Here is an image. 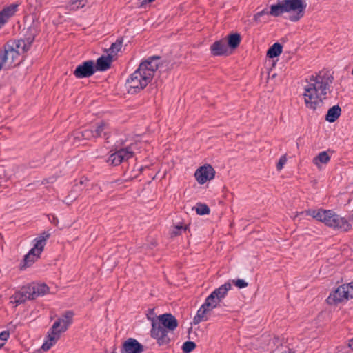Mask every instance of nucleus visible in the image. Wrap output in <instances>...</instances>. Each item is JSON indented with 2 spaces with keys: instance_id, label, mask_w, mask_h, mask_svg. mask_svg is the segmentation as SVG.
<instances>
[{
  "instance_id": "36",
  "label": "nucleus",
  "mask_w": 353,
  "mask_h": 353,
  "mask_svg": "<svg viewBox=\"0 0 353 353\" xmlns=\"http://www.w3.org/2000/svg\"><path fill=\"white\" fill-rule=\"evenodd\" d=\"M8 51L3 48V50H0V71L3 68L6 63L9 60L8 55Z\"/></svg>"
},
{
  "instance_id": "19",
  "label": "nucleus",
  "mask_w": 353,
  "mask_h": 353,
  "mask_svg": "<svg viewBox=\"0 0 353 353\" xmlns=\"http://www.w3.org/2000/svg\"><path fill=\"white\" fill-rule=\"evenodd\" d=\"M210 50L214 57L223 56L227 54L228 46L223 40H219L210 46Z\"/></svg>"
},
{
  "instance_id": "34",
  "label": "nucleus",
  "mask_w": 353,
  "mask_h": 353,
  "mask_svg": "<svg viewBox=\"0 0 353 353\" xmlns=\"http://www.w3.org/2000/svg\"><path fill=\"white\" fill-rule=\"evenodd\" d=\"M193 209L199 215H207L210 212V208L205 203H199Z\"/></svg>"
},
{
  "instance_id": "40",
  "label": "nucleus",
  "mask_w": 353,
  "mask_h": 353,
  "mask_svg": "<svg viewBox=\"0 0 353 353\" xmlns=\"http://www.w3.org/2000/svg\"><path fill=\"white\" fill-rule=\"evenodd\" d=\"M234 284L239 288H244L248 286V283L245 282L243 279H236L233 281Z\"/></svg>"
},
{
  "instance_id": "16",
  "label": "nucleus",
  "mask_w": 353,
  "mask_h": 353,
  "mask_svg": "<svg viewBox=\"0 0 353 353\" xmlns=\"http://www.w3.org/2000/svg\"><path fill=\"white\" fill-rule=\"evenodd\" d=\"M19 5L17 3L10 4L0 11V28H1L8 20L13 17L17 11Z\"/></svg>"
},
{
  "instance_id": "49",
  "label": "nucleus",
  "mask_w": 353,
  "mask_h": 353,
  "mask_svg": "<svg viewBox=\"0 0 353 353\" xmlns=\"http://www.w3.org/2000/svg\"><path fill=\"white\" fill-rule=\"evenodd\" d=\"M348 345L353 350V338L350 340Z\"/></svg>"
},
{
  "instance_id": "6",
  "label": "nucleus",
  "mask_w": 353,
  "mask_h": 353,
  "mask_svg": "<svg viewBox=\"0 0 353 353\" xmlns=\"http://www.w3.org/2000/svg\"><path fill=\"white\" fill-rule=\"evenodd\" d=\"M74 315V314L72 310L65 312L61 317L59 318L50 329L52 334L60 336V334L65 332L72 323Z\"/></svg>"
},
{
  "instance_id": "35",
  "label": "nucleus",
  "mask_w": 353,
  "mask_h": 353,
  "mask_svg": "<svg viewBox=\"0 0 353 353\" xmlns=\"http://www.w3.org/2000/svg\"><path fill=\"white\" fill-rule=\"evenodd\" d=\"M123 43L122 39H117L114 43H112L109 50L110 51V54H117V53L121 50V46Z\"/></svg>"
},
{
  "instance_id": "22",
  "label": "nucleus",
  "mask_w": 353,
  "mask_h": 353,
  "mask_svg": "<svg viewBox=\"0 0 353 353\" xmlns=\"http://www.w3.org/2000/svg\"><path fill=\"white\" fill-rule=\"evenodd\" d=\"M231 288L232 285L229 282H227L221 285L218 288H216L211 293L213 294L216 297V299H219L222 301V300L226 296L228 291L231 290Z\"/></svg>"
},
{
  "instance_id": "27",
  "label": "nucleus",
  "mask_w": 353,
  "mask_h": 353,
  "mask_svg": "<svg viewBox=\"0 0 353 353\" xmlns=\"http://www.w3.org/2000/svg\"><path fill=\"white\" fill-rule=\"evenodd\" d=\"M48 340L45 341L41 347V350L43 352L49 350L59 339V336L53 335L50 331L48 332Z\"/></svg>"
},
{
  "instance_id": "3",
  "label": "nucleus",
  "mask_w": 353,
  "mask_h": 353,
  "mask_svg": "<svg viewBox=\"0 0 353 353\" xmlns=\"http://www.w3.org/2000/svg\"><path fill=\"white\" fill-rule=\"evenodd\" d=\"M176 328V319L170 313L159 315L152 320L151 336L159 345H168L170 341L169 334Z\"/></svg>"
},
{
  "instance_id": "20",
  "label": "nucleus",
  "mask_w": 353,
  "mask_h": 353,
  "mask_svg": "<svg viewBox=\"0 0 353 353\" xmlns=\"http://www.w3.org/2000/svg\"><path fill=\"white\" fill-rule=\"evenodd\" d=\"M73 136L74 139L79 141L82 139L90 140L92 139H96L94 134V129L89 128L77 130L74 132Z\"/></svg>"
},
{
  "instance_id": "52",
  "label": "nucleus",
  "mask_w": 353,
  "mask_h": 353,
  "mask_svg": "<svg viewBox=\"0 0 353 353\" xmlns=\"http://www.w3.org/2000/svg\"><path fill=\"white\" fill-rule=\"evenodd\" d=\"M350 221H353V214L350 216Z\"/></svg>"
},
{
  "instance_id": "30",
  "label": "nucleus",
  "mask_w": 353,
  "mask_h": 353,
  "mask_svg": "<svg viewBox=\"0 0 353 353\" xmlns=\"http://www.w3.org/2000/svg\"><path fill=\"white\" fill-rule=\"evenodd\" d=\"M221 302V300L216 299V297L213 294L211 293L209 296L206 297L204 303L206 307H210L211 309L213 310L217 307Z\"/></svg>"
},
{
  "instance_id": "12",
  "label": "nucleus",
  "mask_w": 353,
  "mask_h": 353,
  "mask_svg": "<svg viewBox=\"0 0 353 353\" xmlns=\"http://www.w3.org/2000/svg\"><path fill=\"white\" fill-rule=\"evenodd\" d=\"M144 346L134 338H128L121 347V353H142Z\"/></svg>"
},
{
  "instance_id": "28",
  "label": "nucleus",
  "mask_w": 353,
  "mask_h": 353,
  "mask_svg": "<svg viewBox=\"0 0 353 353\" xmlns=\"http://www.w3.org/2000/svg\"><path fill=\"white\" fill-rule=\"evenodd\" d=\"M241 41V38L239 34L234 33L229 34L228 36V46L232 49H235L239 46Z\"/></svg>"
},
{
  "instance_id": "8",
  "label": "nucleus",
  "mask_w": 353,
  "mask_h": 353,
  "mask_svg": "<svg viewBox=\"0 0 353 353\" xmlns=\"http://www.w3.org/2000/svg\"><path fill=\"white\" fill-rule=\"evenodd\" d=\"M305 214L311 216L316 220L323 223L326 226L330 228L333 218H331L334 215V211L332 210H324L322 208L316 210H306Z\"/></svg>"
},
{
  "instance_id": "13",
  "label": "nucleus",
  "mask_w": 353,
  "mask_h": 353,
  "mask_svg": "<svg viewBox=\"0 0 353 353\" xmlns=\"http://www.w3.org/2000/svg\"><path fill=\"white\" fill-rule=\"evenodd\" d=\"M345 285L338 287L327 298V302L330 304L338 303L344 301H347L350 297L348 290L346 291Z\"/></svg>"
},
{
  "instance_id": "23",
  "label": "nucleus",
  "mask_w": 353,
  "mask_h": 353,
  "mask_svg": "<svg viewBox=\"0 0 353 353\" xmlns=\"http://www.w3.org/2000/svg\"><path fill=\"white\" fill-rule=\"evenodd\" d=\"M341 108L338 105H334L330 108L327 114L325 115V120L330 123H334L341 116Z\"/></svg>"
},
{
  "instance_id": "25",
  "label": "nucleus",
  "mask_w": 353,
  "mask_h": 353,
  "mask_svg": "<svg viewBox=\"0 0 353 353\" xmlns=\"http://www.w3.org/2000/svg\"><path fill=\"white\" fill-rule=\"evenodd\" d=\"M331 157L328 154V151H323L319 153L317 156L313 158V163L319 168L321 164H327L330 161Z\"/></svg>"
},
{
  "instance_id": "31",
  "label": "nucleus",
  "mask_w": 353,
  "mask_h": 353,
  "mask_svg": "<svg viewBox=\"0 0 353 353\" xmlns=\"http://www.w3.org/2000/svg\"><path fill=\"white\" fill-rule=\"evenodd\" d=\"M8 43H10V46H13V48L18 51L20 53H24L26 52L27 47H26V43H24L23 39H19L12 41H8Z\"/></svg>"
},
{
  "instance_id": "53",
  "label": "nucleus",
  "mask_w": 353,
  "mask_h": 353,
  "mask_svg": "<svg viewBox=\"0 0 353 353\" xmlns=\"http://www.w3.org/2000/svg\"><path fill=\"white\" fill-rule=\"evenodd\" d=\"M151 245H152V246H155V245H156V243H152L151 244Z\"/></svg>"
},
{
  "instance_id": "29",
  "label": "nucleus",
  "mask_w": 353,
  "mask_h": 353,
  "mask_svg": "<svg viewBox=\"0 0 353 353\" xmlns=\"http://www.w3.org/2000/svg\"><path fill=\"white\" fill-rule=\"evenodd\" d=\"M283 46L279 43H274L268 50L267 56L270 58H274L279 56L282 52Z\"/></svg>"
},
{
  "instance_id": "48",
  "label": "nucleus",
  "mask_w": 353,
  "mask_h": 353,
  "mask_svg": "<svg viewBox=\"0 0 353 353\" xmlns=\"http://www.w3.org/2000/svg\"><path fill=\"white\" fill-rule=\"evenodd\" d=\"M177 229H178V234H179V233L181 232L182 230L185 231L187 229V226L183 227V226H179L178 225Z\"/></svg>"
},
{
  "instance_id": "38",
  "label": "nucleus",
  "mask_w": 353,
  "mask_h": 353,
  "mask_svg": "<svg viewBox=\"0 0 353 353\" xmlns=\"http://www.w3.org/2000/svg\"><path fill=\"white\" fill-rule=\"evenodd\" d=\"M10 336L9 332L3 331L0 333V348L2 347Z\"/></svg>"
},
{
  "instance_id": "21",
  "label": "nucleus",
  "mask_w": 353,
  "mask_h": 353,
  "mask_svg": "<svg viewBox=\"0 0 353 353\" xmlns=\"http://www.w3.org/2000/svg\"><path fill=\"white\" fill-rule=\"evenodd\" d=\"M29 285L30 288H31V291L32 290V289L33 291H34V292L32 293L33 299H35L38 296H43L48 293L49 288L45 283H32Z\"/></svg>"
},
{
  "instance_id": "32",
  "label": "nucleus",
  "mask_w": 353,
  "mask_h": 353,
  "mask_svg": "<svg viewBox=\"0 0 353 353\" xmlns=\"http://www.w3.org/2000/svg\"><path fill=\"white\" fill-rule=\"evenodd\" d=\"M3 48L6 50H8V55L9 57V59H11L10 64L13 63L14 60L19 57V56L21 53L19 52L18 51L15 50L13 48V46H10V43H6L3 46Z\"/></svg>"
},
{
  "instance_id": "39",
  "label": "nucleus",
  "mask_w": 353,
  "mask_h": 353,
  "mask_svg": "<svg viewBox=\"0 0 353 353\" xmlns=\"http://www.w3.org/2000/svg\"><path fill=\"white\" fill-rule=\"evenodd\" d=\"M287 162V158L285 155H283L280 157L279 162L276 164V169L280 171L283 169L284 165Z\"/></svg>"
},
{
  "instance_id": "33",
  "label": "nucleus",
  "mask_w": 353,
  "mask_h": 353,
  "mask_svg": "<svg viewBox=\"0 0 353 353\" xmlns=\"http://www.w3.org/2000/svg\"><path fill=\"white\" fill-rule=\"evenodd\" d=\"M87 3V0H70L67 8L70 10H76L83 8Z\"/></svg>"
},
{
  "instance_id": "5",
  "label": "nucleus",
  "mask_w": 353,
  "mask_h": 353,
  "mask_svg": "<svg viewBox=\"0 0 353 353\" xmlns=\"http://www.w3.org/2000/svg\"><path fill=\"white\" fill-rule=\"evenodd\" d=\"M286 13H289V20L292 22L299 21L305 14L307 3L303 0H283Z\"/></svg>"
},
{
  "instance_id": "18",
  "label": "nucleus",
  "mask_w": 353,
  "mask_h": 353,
  "mask_svg": "<svg viewBox=\"0 0 353 353\" xmlns=\"http://www.w3.org/2000/svg\"><path fill=\"white\" fill-rule=\"evenodd\" d=\"M212 309L206 307L205 303L197 310L196 316L194 317V324H198L202 321H207L210 319Z\"/></svg>"
},
{
  "instance_id": "1",
  "label": "nucleus",
  "mask_w": 353,
  "mask_h": 353,
  "mask_svg": "<svg viewBox=\"0 0 353 353\" xmlns=\"http://www.w3.org/2000/svg\"><path fill=\"white\" fill-rule=\"evenodd\" d=\"M333 80L334 78L329 72L323 71L310 77L303 94L307 108L314 112L323 105L327 94L331 92Z\"/></svg>"
},
{
  "instance_id": "7",
  "label": "nucleus",
  "mask_w": 353,
  "mask_h": 353,
  "mask_svg": "<svg viewBox=\"0 0 353 353\" xmlns=\"http://www.w3.org/2000/svg\"><path fill=\"white\" fill-rule=\"evenodd\" d=\"M134 156V152L131 147L121 148L108 157L107 162L113 166H117L121 163L128 161Z\"/></svg>"
},
{
  "instance_id": "41",
  "label": "nucleus",
  "mask_w": 353,
  "mask_h": 353,
  "mask_svg": "<svg viewBox=\"0 0 353 353\" xmlns=\"http://www.w3.org/2000/svg\"><path fill=\"white\" fill-rule=\"evenodd\" d=\"M265 14H270V11H268L267 9H263L261 11L258 12L254 15V19L255 21H258L260 19V17Z\"/></svg>"
},
{
  "instance_id": "47",
  "label": "nucleus",
  "mask_w": 353,
  "mask_h": 353,
  "mask_svg": "<svg viewBox=\"0 0 353 353\" xmlns=\"http://www.w3.org/2000/svg\"><path fill=\"white\" fill-rule=\"evenodd\" d=\"M174 236H176V225L173 226V230L171 233V237L173 238Z\"/></svg>"
},
{
  "instance_id": "45",
  "label": "nucleus",
  "mask_w": 353,
  "mask_h": 353,
  "mask_svg": "<svg viewBox=\"0 0 353 353\" xmlns=\"http://www.w3.org/2000/svg\"><path fill=\"white\" fill-rule=\"evenodd\" d=\"M23 41H24V43H26V47H27V50H29L33 41H34V38L33 37H28L26 39H23Z\"/></svg>"
},
{
  "instance_id": "24",
  "label": "nucleus",
  "mask_w": 353,
  "mask_h": 353,
  "mask_svg": "<svg viewBox=\"0 0 353 353\" xmlns=\"http://www.w3.org/2000/svg\"><path fill=\"white\" fill-rule=\"evenodd\" d=\"M286 13L283 0H279L276 4L270 6V15L277 17Z\"/></svg>"
},
{
  "instance_id": "4",
  "label": "nucleus",
  "mask_w": 353,
  "mask_h": 353,
  "mask_svg": "<svg viewBox=\"0 0 353 353\" xmlns=\"http://www.w3.org/2000/svg\"><path fill=\"white\" fill-rule=\"evenodd\" d=\"M50 233L48 231H44L39 236L34 239L35 243L34 247L25 255L23 259V267H28L31 265L38 258L41 252L43 250L44 246L46 244V241L50 238Z\"/></svg>"
},
{
  "instance_id": "2",
  "label": "nucleus",
  "mask_w": 353,
  "mask_h": 353,
  "mask_svg": "<svg viewBox=\"0 0 353 353\" xmlns=\"http://www.w3.org/2000/svg\"><path fill=\"white\" fill-rule=\"evenodd\" d=\"M160 59L159 56H152L140 63L127 80L128 93H138L148 85L159 68Z\"/></svg>"
},
{
  "instance_id": "51",
  "label": "nucleus",
  "mask_w": 353,
  "mask_h": 353,
  "mask_svg": "<svg viewBox=\"0 0 353 353\" xmlns=\"http://www.w3.org/2000/svg\"><path fill=\"white\" fill-rule=\"evenodd\" d=\"M116 350H117V347L115 346H114L113 351L112 352V353H117Z\"/></svg>"
},
{
  "instance_id": "14",
  "label": "nucleus",
  "mask_w": 353,
  "mask_h": 353,
  "mask_svg": "<svg viewBox=\"0 0 353 353\" xmlns=\"http://www.w3.org/2000/svg\"><path fill=\"white\" fill-rule=\"evenodd\" d=\"M331 218H333L331 228L344 232L349 231L351 229L352 225L345 218L337 214L335 212Z\"/></svg>"
},
{
  "instance_id": "11",
  "label": "nucleus",
  "mask_w": 353,
  "mask_h": 353,
  "mask_svg": "<svg viewBox=\"0 0 353 353\" xmlns=\"http://www.w3.org/2000/svg\"><path fill=\"white\" fill-rule=\"evenodd\" d=\"M34 291H31L30 285L23 286L20 291L17 292L11 297V302L14 303L17 305L22 304L27 300H34L32 293Z\"/></svg>"
},
{
  "instance_id": "37",
  "label": "nucleus",
  "mask_w": 353,
  "mask_h": 353,
  "mask_svg": "<svg viewBox=\"0 0 353 353\" xmlns=\"http://www.w3.org/2000/svg\"><path fill=\"white\" fill-rule=\"evenodd\" d=\"M196 347V344L193 341H185L182 345V350L184 353L191 352Z\"/></svg>"
},
{
  "instance_id": "44",
  "label": "nucleus",
  "mask_w": 353,
  "mask_h": 353,
  "mask_svg": "<svg viewBox=\"0 0 353 353\" xmlns=\"http://www.w3.org/2000/svg\"><path fill=\"white\" fill-rule=\"evenodd\" d=\"M48 219L54 225L57 226L59 224V220L58 218L54 214H49Z\"/></svg>"
},
{
  "instance_id": "26",
  "label": "nucleus",
  "mask_w": 353,
  "mask_h": 353,
  "mask_svg": "<svg viewBox=\"0 0 353 353\" xmlns=\"http://www.w3.org/2000/svg\"><path fill=\"white\" fill-rule=\"evenodd\" d=\"M88 181V180L87 178L82 177L79 183H77L73 186L72 190H71L68 195V197L70 199L71 201L75 200L77 198L79 192L83 190L84 188L83 186Z\"/></svg>"
},
{
  "instance_id": "50",
  "label": "nucleus",
  "mask_w": 353,
  "mask_h": 353,
  "mask_svg": "<svg viewBox=\"0 0 353 353\" xmlns=\"http://www.w3.org/2000/svg\"><path fill=\"white\" fill-rule=\"evenodd\" d=\"M282 353H294V352H292L290 350H288L283 352Z\"/></svg>"
},
{
  "instance_id": "43",
  "label": "nucleus",
  "mask_w": 353,
  "mask_h": 353,
  "mask_svg": "<svg viewBox=\"0 0 353 353\" xmlns=\"http://www.w3.org/2000/svg\"><path fill=\"white\" fill-rule=\"evenodd\" d=\"M147 317L148 319L152 322V319H157V316H155L154 314V309H148V313H147Z\"/></svg>"
},
{
  "instance_id": "42",
  "label": "nucleus",
  "mask_w": 353,
  "mask_h": 353,
  "mask_svg": "<svg viewBox=\"0 0 353 353\" xmlns=\"http://www.w3.org/2000/svg\"><path fill=\"white\" fill-rule=\"evenodd\" d=\"M345 288H346V290H348V295L350 299L353 298V282L349 283L347 284H344Z\"/></svg>"
},
{
  "instance_id": "46",
  "label": "nucleus",
  "mask_w": 353,
  "mask_h": 353,
  "mask_svg": "<svg viewBox=\"0 0 353 353\" xmlns=\"http://www.w3.org/2000/svg\"><path fill=\"white\" fill-rule=\"evenodd\" d=\"M139 7H144L148 3H150V0H138Z\"/></svg>"
},
{
  "instance_id": "15",
  "label": "nucleus",
  "mask_w": 353,
  "mask_h": 353,
  "mask_svg": "<svg viewBox=\"0 0 353 353\" xmlns=\"http://www.w3.org/2000/svg\"><path fill=\"white\" fill-rule=\"evenodd\" d=\"M112 133V128L110 124L105 121H100L96 124V127L94 129V134L96 139L99 137L104 138L108 140Z\"/></svg>"
},
{
  "instance_id": "10",
  "label": "nucleus",
  "mask_w": 353,
  "mask_h": 353,
  "mask_svg": "<svg viewBox=\"0 0 353 353\" xmlns=\"http://www.w3.org/2000/svg\"><path fill=\"white\" fill-rule=\"evenodd\" d=\"M94 61L88 60L79 65L74 70L73 74L77 79L88 78L95 73Z\"/></svg>"
},
{
  "instance_id": "9",
  "label": "nucleus",
  "mask_w": 353,
  "mask_h": 353,
  "mask_svg": "<svg viewBox=\"0 0 353 353\" xmlns=\"http://www.w3.org/2000/svg\"><path fill=\"white\" fill-rule=\"evenodd\" d=\"M214 176L215 170L212 166L209 164L199 167L194 173L196 180L201 185L213 179Z\"/></svg>"
},
{
  "instance_id": "17",
  "label": "nucleus",
  "mask_w": 353,
  "mask_h": 353,
  "mask_svg": "<svg viewBox=\"0 0 353 353\" xmlns=\"http://www.w3.org/2000/svg\"><path fill=\"white\" fill-rule=\"evenodd\" d=\"M113 61V56L112 54H108L107 56L102 55L99 57L97 60L96 64L94 63V68L96 71H106L108 70L111 63Z\"/></svg>"
}]
</instances>
